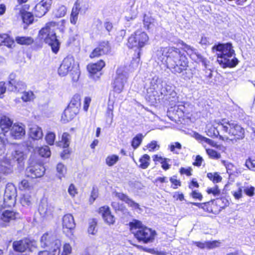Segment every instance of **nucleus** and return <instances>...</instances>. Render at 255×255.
<instances>
[{
	"label": "nucleus",
	"mask_w": 255,
	"mask_h": 255,
	"mask_svg": "<svg viewBox=\"0 0 255 255\" xmlns=\"http://www.w3.org/2000/svg\"><path fill=\"white\" fill-rule=\"evenodd\" d=\"M72 248L69 244H65L63 247L61 255H69L71 253Z\"/></svg>",
	"instance_id": "nucleus-60"
},
{
	"label": "nucleus",
	"mask_w": 255,
	"mask_h": 255,
	"mask_svg": "<svg viewBox=\"0 0 255 255\" xmlns=\"http://www.w3.org/2000/svg\"><path fill=\"white\" fill-rule=\"evenodd\" d=\"M111 49V46L109 41H102L99 43L97 48L93 50L90 55V57L91 58H95L107 54L110 52Z\"/></svg>",
	"instance_id": "nucleus-15"
},
{
	"label": "nucleus",
	"mask_w": 255,
	"mask_h": 255,
	"mask_svg": "<svg viewBox=\"0 0 255 255\" xmlns=\"http://www.w3.org/2000/svg\"><path fill=\"white\" fill-rule=\"evenodd\" d=\"M99 213L102 215L104 221L109 225H113L115 222V218L108 206H104L99 208Z\"/></svg>",
	"instance_id": "nucleus-20"
},
{
	"label": "nucleus",
	"mask_w": 255,
	"mask_h": 255,
	"mask_svg": "<svg viewBox=\"0 0 255 255\" xmlns=\"http://www.w3.org/2000/svg\"><path fill=\"white\" fill-rule=\"evenodd\" d=\"M119 157L116 155H111L108 156L106 159V164L109 166H112L115 165L119 160Z\"/></svg>",
	"instance_id": "nucleus-45"
},
{
	"label": "nucleus",
	"mask_w": 255,
	"mask_h": 255,
	"mask_svg": "<svg viewBox=\"0 0 255 255\" xmlns=\"http://www.w3.org/2000/svg\"><path fill=\"white\" fill-rule=\"evenodd\" d=\"M22 93L21 99L25 102H30L35 98L34 95L32 91H23Z\"/></svg>",
	"instance_id": "nucleus-41"
},
{
	"label": "nucleus",
	"mask_w": 255,
	"mask_h": 255,
	"mask_svg": "<svg viewBox=\"0 0 255 255\" xmlns=\"http://www.w3.org/2000/svg\"><path fill=\"white\" fill-rule=\"evenodd\" d=\"M115 196L118 198L120 200L124 201L127 203L129 207H131L133 209H138L141 210L138 204L135 203L132 199L129 198L127 195L123 193L116 192Z\"/></svg>",
	"instance_id": "nucleus-22"
},
{
	"label": "nucleus",
	"mask_w": 255,
	"mask_h": 255,
	"mask_svg": "<svg viewBox=\"0 0 255 255\" xmlns=\"http://www.w3.org/2000/svg\"><path fill=\"white\" fill-rule=\"evenodd\" d=\"M225 125V119L222 120L221 121H215L213 124H209L206 126V132L207 134L209 136L217 137L219 136L220 138L223 140H228V137L225 135L224 130L221 128V126Z\"/></svg>",
	"instance_id": "nucleus-10"
},
{
	"label": "nucleus",
	"mask_w": 255,
	"mask_h": 255,
	"mask_svg": "<svg viewBox=\"0 0 255 255\" xmlns=\"http://www.w3.org/2000/svg\"><path fill=\"white\" fill-rule=\"evenodd\" d=\"M12 122L9 118L6 116H2L0 121V127L2 131L4 132V135L7 133L12 126Z\"/></svg>",
	"instance_id": "nucleus-26"
},
{
	"label": "nucleus",
	"mask_w": 255,
	"mask_h": 255,
	"mask_svg": "<svg viewBox=\"0 0 255 255\" xmlns=\"http://www.w3.org/2000/svg\"><path fill=\"white\" fill-rule=\"evenodd\" d=\"M148 40L149 37L146 32L137 30L128 38L127 44L129 48L141 49L148 44Z\"/></svg>",
	"instance_id": "nucleus-8"
},
{
	"label": "nucleus",
	"mask_w": 255,
	"mask_h": 255,
	"mask_svg": "<svg viewBox=\"0 0 255 255\" xmlns=\"http://www.w3.org/2000/svg\"><path fill=\"white\" fill-rule=\"evenodd\" d=\"M25 84L20 81H16L15 84L8 86V90L12 92H22L26 88Z\"/></svg>",
	"instance_id": "nucleus-32"
},
{
	"label": "nucleus",
	"mask_w": 255,
	"mask_h": 255,
	"mask_svg": "<svg viewBox=\"0 0 255 255\" xmlns=\"http://www.w3.org/2000/svg\"><path fill=\"white\" fill-rule=\"evenodd\" d=\"M197 247L200 249H213L219 246L220 243L218 241H214L212 242H195L194 243Z\"/></svg>",
	"instance_id": "nucleus-27"
},
{
	"label": "nucleus",
	"mask_w": 255,
	"mask_h": 255,
	"mask_svg": "<svg viewBox=\"0 0 255 255\" xmlns=\"http://www.w3.org/2000/svg\"><path fill=\"white\" fill-rule=\"evenodd\" d=\"M66 10V7L64 5H61L54 11V15L56 17H63L65 15Z\"/></svg>",
	"instance_id": "nucleus-48"
},
{
	"label": "nucleus",
	"mask_w": 255,
	"mask_h": 255,
	"mask_svg": "<svg viewBox=\"0 0 255 255\" xmlns=\"http://www.w3.org/2000/svg\"><path fill=\"white\" fill-rule=\"evenodd\" d=\"M181 144L178 142H174L169 146L170 151L175 154L179 153V151L181 149Z\"/></svg>",
	"instance_id": "nucleus-51"
},
{
	"label": "nucleus",
	"mask_w": 255,
	"mask_h": 255,
	"mask_svg": "<svg viewBox=\"0 0 255 255\" xmlns=\"http://www.w3.org/2000/svg\"><path fill=\"white\" fill-rule=\"evenodd\" d=\"M40 246L42 248L51 250L54 253L58 250L59 254L61 242L60 240L56 239L52 233H46L41 238Z\"/></svg>",
	"instance_id": "nucleus-9"
},
{
	"label": "nucleus",
	"mask_w": 255,
	"mask_h": 255,
	"mask_svg": "<svg viewBox=\"0 0 255 255\" xmlns=\"http://www.w3.org/2000/svg\"><path fill=\"white\" fill-rule=\"evenodd\" d=\"M55 139V134L52 132H49L46 135L45 140L47 143L49 145H53Z\"/></svg>",
	"instance_id": "nucleus-53"
},
{
	"label": "nucleus",
	"mask_w": 255,
	"mask_h": 255,
	"mask_svg": "<svg viewBox=\"0 0 255 255\" xmlns=\"http://www.w3.org/2000/svg\"><path fill=\"white\" fill-rule=\"evenodd\" d=\"M147 147L149 150L151 151L158 149L159 146L157 144L156 141H152L148 144Z\"/></svg>",
	"instance_id": "nucleus-62"
},
{
	"label": "nucleus",
	"mask_w": 255,
	"mask_h": 255,
	"mask_svg": "<svg viewBox=\"0 0 255 255\" xmlns=\"http://www.w3.org/2000/svg\"><path fill=\"white\" fill-rule=\"evenodd\" d=\"M36 242L31 241L29 239H24L18 241H14L12 246L14 250L17 252H23L27 249L32 251V248L36 246Z\"/></svg>",
	"instance_id": "nucleus-12"
},
{
	"label": "nucleus",
	"mask_w": 255,
	"mask_h": 255,
	"mask_svg": "<svg viewBox=\"0 0 255 255\" xmlns=\"http://www.w3.org/2000/svg\"><path fill=\"white\" fill-rule=\"evenodd\" d=\"M16 189L14 185L11 183H8L5 187L3 196L4 207H11L15 203Z\"/></svg>",
	"instance_id": "nucleus-11"
},
{
	"label": "nucleus",
	"mask_w": 255,
	"mask_h": 255,
	"mask_svg": "<svg viewBox=\"0 0 255 255\" xmlns=\"http://www.w3.org/2000/svg\"><path fill=\"white\" fill-rule=\"evenodd\" d=\"M52 0H42L35 6L34 13L37 17H41L49 10Z\"/></svg>",
	"instance_id": "nucleus-16"
},
{
	"label": "nucleus",
	"mask_w": 255,
	"mask_h": 255,
	"mask_svg": "<svg viewBox=\"0 0 255 255\" xmlns=\"http://www.w3.org/2000/svg\"><path fill=\"white\" fill-rule=\"evenodd\" d=\"M128 78V74L126 67L124 66L119 67L116 70L115 76L112 83L114 92L118 94L121 93L124 90Z\"/></svg>",
	"instance_id": "nucleus-7"
},
{
	"label": "nucleus",
	"mask_w": 255,
	"mask_h": 255,
	"mask_svg": "<svg viewBox=\"0 0 255 255\" xmlns=\"http://www.w3.org/2000/svg\"><path fill=\"white\" fill-rule=\"evenodd\" d=\"M75 110L68 106L62 115L61 121L64 123H66L72 120L79 113L76 109Z\"/></svg>",
	"instance_id": "nucleus-23"
},
{
	"label": "nucleus",
	"mask_w": 255,
	"mask_h": 255,
	"mask_svg": "<svg viewBox=\"0 0 255 255\" xmlns=\"http://www.w3.org/2000/svg\"><path fill=\"white\" fill-rule=\"evenodd\" d=\"M45 169L43 165L36 164L34 165L28 167L25 171L27 176L32 178H36L42 177L44 173Z\"/></svg>",
	"instance_id": "nucleus-14"
},
{
	"label": "nucleus",
	"mask_w": 255,
	"mask_h": 255,
	"mask_svg": "<svg viewBox=\"0 0 255 255\" xmlns=\"http://www.w3.org/2000/svg\"><path fill=\"white\" fill-rule=\"evenodd\" d=\"M97 225V222L95 220H92L89 223V227L88 228V232L89 234L94 235L96 232V227Z\"/></svg>",
	"instance_id": "nucleus-55"
},
{
	"label": "nucleus",
	"mask_w": 255,
	"mask_h": 255,
	"mask_svg": "<svg viewBox=\"0 0 255 255\" xmlns=\"http://www.w3.org/2000/svg\"><path fill=\"white\" fill-rule=\"evenodd\" d=\"M105 66V63L102 60L97 63L89 64L87 66V69L91 77L95 80H98L102 75L101 71Z\"/></svg>",
	"instance_id": "nucleus-13"
},
{
	"label": "nucleus",
	"mask_w": 255,
	"mask_h": 255,
	"mask_svg": "<svg viewBox=\"0 0 255 255\" xmlns=\"http://www.w3.org/2000/svg\"><path fill=\"white\" fill-rule=\"evenodd\" d=\"M15 41L20 45H28L32 44L34 40L29 36H17L15 37Z\"/></svg>",
	"instance_id": "nucleus-36"
},
{
	"label": "nucleus",
	"mask_w": 255,
	"mask_h": 255,
	"mask_svg": "<svg viewBox=\"0 0 255 255\" xmlns=\"http://www.w3.org/2000/svg\"><path fill=\"white\" fill-rule=\"evenodd\" d=\"M40 214L45 218H50L53 216L54 207L51 204H48L46 201H41L39 206Z\"/></svg>",
	"instance_id": "nucleus-18"
},
{
	"label": "nucleus",
	"mask_w": 255,
	"mask_h": 255,
	"mask_svg": "<svg viewBox=\"0 0 255 255\" xmlns=\"http://www.w3.org/2000/svg\"><path fill=\"white\" fill-rule=\"evenodd\" d=\"M212 51L217 56V61L224 68L235 67L239 62L235 57V51L231 43L218 44L212 47Z\"/></svg>",
	"instance_id": "nucleus-2"
},
{
	"label": "nucleus",
	"mask_w": 255,
	"mask_h": 255,
	"mask_svg": "<svg viewBox=\"0 0 255 255\" xmlns=\"http://www.w3.org/2000/svg\"><path fill=\"white\" fill-rule=\"evenodd\" d=\"M158 81V78L156 76L153 77L151 80L150 82V87L146 89L147 94L148 95L149 97L154 96L155 93H156L155 90L157 87Z\"/></svg>",
	"instance_id": "nucleus-30"
},
{
	"label": "nucleus",
	"mask_w": 255,
	"mask_h": 255,
	"mask_svg": "<svg viewBox=\"0 0 255 255\" xmlns=\"http://www.w3.org/2000/svg\"><path fill=\"white\" fill-rule=\"evenodd\" d=\"M157 59L171 72H181L188 66V61L184 53L180 49L174 47H162L156 53Z\"/></svg>",
	"instance_id": "nucleus-1"
},
{
	"label": "nucleus",
	"mask_w": 255,
	"mask_h": 255,
	"mask_svg": "<svg viewBox=\"0 0 255 255\" xmlns=\"http://www.w3.org/2000/svg\"><path fill=\"white\" fill-rule=\"evenodd\" d=\"M150 159V156L146 154H144L139 159V167L142 169H146L149 165Z\"/></svg>",
	"instance_id": "nucleus-39"
},
{
	"label": "nucleus",
	"mask_w": 255,
	"mask_h": 255,
	"mask_svg": "<svg viewBox=\"0 0 255 255\" xmlns=\"http://www.w3.org/2000/svg\"><path fill=\"white\" fill-rule=\"evenodd\" d=\"M58 26L55 21H50L46 23L45 26L39 32V37L51 46L52 51L56 54L60 47V42L57 39L55 30Z\"/></svg>",
	"instance_id": "nucleus-3"
},
{
	"label": "nucleus",
	"mask_w": 255,
	"mask_h": 255,
	"mask_svg": "<svg viewBox=\"0 0 255 255\" xmlns=\"http://www.w3.org/2000/svg\"><path fill=\"white\" fill-rule=\"evenodd\" d=\"M29 135L35 140L41 139L43 136L42 129L37 126H32L29 129Z\"/></svg>",
	"instance_id": "nucleus-28"
},
{
	"label": "nucleus",
	"mask_w": 255,
	"mask_h": 255,
	"mask_svg": "<svg viewBox=\"0 0 255 255\" xmlns=\"http://www.w3.org/2000/svg\"><path fill=\"white\" fill-rule=\"evenodd\" d=\"M244 193L249 196H253L255 194V187L251 185H247L243 187Z\"/></svg>",
	"instance_id": "nucleus-52"
},
{
	"label": "nucleus",
	"mask_w": 255,
	"mask_h": 255,
	"mask_svg": "<svg viewBox=\"0 0 255 255\" xmlns=\"http://www.w3.org/2000/svg\"><path fill=\"white\" fill-rule=\"evenodd\" d=\"M17 214L13 211L5 210L0 217V225L5 227L8 225V223L14 220L17 218Z\"/></svg>",
	"instance_id": "nucleus-21"
},
{
	"label": "nucleus",
	"mask_w": 255,
	"mask_h": 255,
	"mask_svg": "<svg viewBox=\"0 0 255 255\" xmlns=\"http://www.w3.org/2000/svg\"><path fill=\"white\" fill-rule=\"evenodd\" d=\"M21 17L23 22L27 24L32 23L33 21V16L31 13L27 11L21 12Z\"/></svg>",
	"instance_id": "nucleus-38"
},
{
	"label": "nucleus",
	"mask_w": 255,
	"mask_h": 255,
	"mask_svg": "<svg viewBox=\"0 0 255 255\" xmlns=\"http://www.w3.org/2000/svg\"><path fill=\"white\" fill-rule=\"evenodd\" d=\"M70 135L69 133L64 132L62 136V140L59 145H63L64 148H67L70 144Z\"/></svg>",
	"instance_id": "nucleus-44"
},
{
	"label": "nucleus",
	"mask_w": 255,
	"mask_h": 255,
	"mask_svg": "<svg viewBox=\"0 0 255 255\" xmlns=\"http://www.w3.org/2000/svg\"><path fill=\"white\" fill-rule=\"evenodd\" d=\"M154 19L151 16L145 14L143 20L144 27L147 29H149L150 26L154 22Z\"/></svg>",
	"instance_id": "nucleus-49"
},
{
	"label": "nucleus",
	"mask_w": 255,
	"mask_h": 255,
	"mask_svg": "<svg viewBox=\"0 0 255 255\" xmlns=\"http://www.w3.org/2000/svg\"><path fill=\"white\" fill-rule=\"evenodd\" d=\"M12 155L13 158L17 161L18 163L22 162L24 158V154L19 149L15 150Z\"/></svg>",
	"instance_id": "nucleus-46"
},
{
	"label": "nucleus",
	"mask_w": 255,
	"mask_h": 255,
	"mask_svg": "<svg viewBox=\"0 0 255 255\" xmlns=\"http://www.w3.org/2000/svg\"><path fill=\"white\" fill-rule=\"evenodd\" d=\"M38 154L42 157H48L51 155L50 148L48 146H44L38 148Z\"/></svg>",
	"instance_id": "nucleus-43"
},
{
	"label": "nucleus",
	"mask_w": 255,
	"mask_h": 255,
	"mask_svg": "<svg viewBox=\"0 0 255 255\" xmlns=\"http://www.w3.org/2000/svg\"><path fill=\"white\" fill-rule=\"evenodd\" d=\"M224 164L226 168L227 173L231 175L232 174L234 170L236 169L235 166L231 163L224 161Z\"/></svg>",
	"instance_id": "nucleus-56"
},
{
	"label": "nucleus",
	"mask_w": 255,
	"mask_h": 255,
	"mask_svg": "<svg viewBox=\"0 0 255 255\" xmlns=\"http://www.w3.org/2000/svg\"><path fill=\"white\" fill-rule=\"evenodd\" d=\"M70 73L71 77L73 82H77L80 76V71L75 64L74 58L68 56L62 61L58 70L60 76H65Z\"/></svg>",
	"instance_id": "nucleus-5"
},
{
	"label": "nucleus",
	"mask_w": 255,
	"mask_h": 255,
	"mask_svg": "<svg viewBox=\"0 0 255 255\" xmlns=\"http://www.w3.org/2000/svg\"><path fill=\"white\" fill-rule=\"evenodd\" d=\"M32 186L26 180H23L19 185V188L20 190H30Z\"/></svg>",
	"instance_id": "nucleus-59"
},
{
	"label": "nucleus",
	"mask_w": 255,
	"mask_h": 255,
	"mask_svg": "<svg viewBox=\"0 0 255 255\" xmlns=\"http://www.w3.org/2000/svg\"><path fill=\"white\" fill-rule=\"evenodd\" d=\"M188 66H186V68L184 69H183L181 72H176V73H181V78L185 80H188L193 76V73L192 72L191 69H188Z\"/></svg>",
	"instance_id": "nucleus-40"
},
{
	"label": "nucleus",
	"mask_w": 255,
	"mask_h": 255,
	"mask_svg": "<svg viewBox=\"0 0 255 255\" xmlns=\"http://www.w3.org/2000/svg\"><path fill=\"white\" fill-rule=\"evenodd\" d=\"M14 44V41L7 34L0 35V45H5L11 47Z\"/></svg>",
	"instance_id": "nucleus-33"
},
{
	"label": "nucleus",
	"mask_w": 255,
	"mask_h": 255,
	"mask_svg": "<svg viewBox=\"0 0 255 255\" xmlns=\"http://www.w3.org/2000/svg\"><path fill=\"white\" fill-rule=\"evenodd\" d=\"M81 8L80 7L79 0H77L74 3V6L72 9V12L70 16V22L73 24H75L77 21L78 14L81 12Z\"/></svg>",
	"instance_id": "nucleus-25"
},
{
	"label": "nucleus",
	"mask_w": 255,
	"mask_h": 255,
	"mask_svg": "<svg viewBox=\"0 0 255 255\" xmlns=\"http://www.w3.org/2000/svg\"><path fill=\"white\" fill-rule=\"evenodd\" d=\"M11 136L15 139H20L25 134L24 126L22 124H13L9 130Z\"/></svg>",
	"instance_id": "nucleus-19"
},
{
	"label": "nucleus",
	"mask_w": 255,
	"mask_h": 255,
	"mask_svg": "<svg viewBox=\"0 0 255 255\" xmlns=\"http://www.w3.org/2000/svg\"><path fill=\"white\" fill-rule=\"evenodd\" d=\"M62 225L63 229L71 230L75 227V223L74 218L71 214L65 215L63 217Z\"/></svg>",
	"instance_id": "nucleus-24"
},
{
	"label": "nucleus",
	"mask_w": 255,
	"mask_h": 255,
	"mask_svg": "<svg viewBox=\"0 0 255 255\" xmlns=\"http://www.w3.org/2000/svg\"><path fill=\"white\" fill-rule=\"evenodd\" d=\"M207 192L208 194H212L215 197H218L220 194V190L217 185L212 188H208Z\"/></svg>",
	"instance_id": "nucleus-57"
},
{
	"label": "nucleus",
	"mask_w": 255,
	"mask_h": 255,
	"mask_svg": "<svg viewBox=\"0 0 255 255\" xmlns=\"http://www.w3.org/2000/svg\"><path fill=\"white\" fill-rule=\"evenodd\" d=\"M79 4L80 7H81V12H82L83 13H85L88 9V4L86 2L81 0H79Z\"/></svg>",
	"instance_id": "nucleus-63"
},
{
	"label": "nucleus",
	"mask_w": 255,
	"mask_h": 255,
	"mask_svg": "<svg viewBox=\"0 0 255 255\" xmlns=\"http://www.w3.org/2000/svg\"><path fill=\"white\" fill-rule=\"evenodd\" d=\"M186 105H187V104H185L183 102L178 103L177 105H176L173 108V112L179 118L182 117L184 113H188Z\"/></svg>",
	"instance_id": "nucleus-29"
},
{
	"label": "nucleus",
	"mask_w": 255,
	"mask_h": 255,
	"mask_svg": "<svg viewBox=\"0 0 255 255\" xmlns=\"http://www.w3.org/2000/svg\"><path fill=\"white\" fill-rule=\"evenodd\" d=\"M221 127L224 130V134H228L234 137L231 139L228 137V139L232 141L233 143H234V140L243 139L245 136L244 129L234 121L225 119V125Z\"/></svg>",
	"instance_id": "nucleus-6"
},
{
	"label": "nucleus",
	"mask_w": 255,
	"mask_h": 255,
	"mask_svg": "<svg viewBox=\"0 0 255 255\" xmlns=\"http://www.w3.org/2000/svg\"><path fill=\"white\" fill-rule=\"evenodd\" d=\"M68 107L73 109L75 110L76 109L77 111L79 112L81 107L80 96L78 94L74 95L71 100L70 104L68 105Z\"/></svg>",
	"instance_id": "nucleus-31"
},
{
	"label": "nucleus",
	"mask_w": 255,
	"mask_h": 255,
	"mask_svg": "<svg viewBox=\"0 0 255 255\" xmlns=\"http://www.w3.org/2000/svg\"><path fill=\"white\" fill-rule=\"evenodd\" d=\"M246 166L250 170L255 171V160L249 158L246 160Z\"/></svg>",
	"instance_id": "nucleus-58"
},
{
	"label": "nucleus",
	"mask_w": 255,
	"mask_h": 255,
	"mask_svg": "<svg viewBox=\"0 0 255 255\" xmlns=\"http://www.w3.org/2000/svg\"><path fill=\"white\" fill-rule=\"evenodd\" d=\"M68 192L69 195L74 197L78 193L77 190L73 184H71L69 186Z\"/></svg>",
	"instance_id": "nucleus-61"
},
{
	"label": "nucleus",
	"mask_w": 255,
	"mask_h": 255,
	"mask_svg": "<svg viewBox=\"0 0 255 255\" xmlns=\"http://www.w3.org/2000/svg\"><path fill=\"white\" fill-rule=\"evenodd\" d=\"M143 136L142 134H137L132 139L131 146L134 149L137 148L140 144Z\"/></svg>",
	"instance_id": "nucleus-42"
},
{
	"label": "nucleus",
	"mask_w": 255,
	"mask_h": 255,
	"mask_svg": "<svg viewBox=\"0 0 255 255\" xmlns=\"http://www.w3.org/2000/svg\"><path fill=\"white\" fill-rule=\"evenodd\" d=\"M184 49L191 59L195 61L202 62V64L206 67L208 65V60L199 54L196 49L186 44L184 46Z\"/></svg>",
	"instance_id": "nucleus-17"
},
{
	"label": "nucleus",
	"mask_w": 255,
	"mask_h": 255,
	"mask_svg": "<svg viewBox=\"0 0 255 255\" xmlns=\"http://www.w3.org/2000/svg\"><path fill=\"white\" fill-rule=\"evenodd\" d=\"M194 137L196 139L200 142L202 144L206 143L212 146H215L216 145V143L213 140L204 137L198 133H195Z\"/></svg>",
	"instance_id": "nucleus-34"
},
{
	"label": "nucleus",
	"mask_w": 255,
	"mask_h": 255,
	"mask_svg": "<svg viewBox=\"0 0 255 255\" xmlns=\"http://www.w3.org/2000/svg\"><path fill=\"white\" fill-rule=\"evenodd\" d=\"M131 232L139 241L144 243L151 242L155 236V232L143 225L137 220H133L129 223Z\"/></svg>",
	"instance_id": "nucleus-4"
},
{
	"label": "nucleus",
	"mask_w": 255,
	"mask_h": 255,
	"mask_svg": "<svg viewBox=\"0 0 255 255\" xmlns=\"http://www.w3.org/2000/svg\"><path fill=\"white\" fill-rule=\"evenodd\" d=\"M194 137L196 139L200 142L202 144L206 143L212 146H215L216 145V143L213 140L204 137L198 133H195Z\"/></svg>",
	"instance_id": "nucleus-35"
},
{
	"label": "nucleus",
	"mask_w": 255,
	"mask_h": 255,
	"mask_svg": "<svg viewBox=\"0 0 255 255\" xmlns=\"http://www.w3.org/2000/svg\"><path fill=\"white\" fill-rule=\"evenodd\" d=\"M56 170V175L59 179H61L62 178L65 177L67 172V168L64 164L61 163L57 164Z\"/></svg>",
	"instance_id": "nucleus-37"
},
{
	"label": "nucleus",
	"mask_w": 255,
	"mask_h": 255,
	"mask_svg": "<svg viewBox=\"0 0 255 255\" xmlns=\"http://www.w3.org/2000/svg\"><path fill=\"white\" fill-rule=\"evenodd\" d=\"M170 181L174 185L173 188L176 189L178 186H181V183L179 180L176 179L174 177H171L170 178Z\"/></svg>",
	"instance_id": "nucleus-64"
},
{
	"label": "nucleus",
	"mask_w": 255,
	"mask_h": 255,
	"mask_svg": "<svg viewBox=\"0 0 255 255\" xmlns=\"http://www.w3.org/2000/svg\"><path fill=\"white\" fill-rule=\"evenodd\" d=\"M206 152L209 157L213 159H219L221 157V155L216 150L212 149H207Z\"/></svg>",
	"instance_id": "nucleus-54"
},
{
	"label": "nucleus",
	"mask_w": 255,
	"mask_h": 255,
	"mask_svg": "<svg viewBox=\"0 0 255 255\" xmlns=\"http://www.w3.org/2000/svg\"><path fill=\"white\" fill-rule=\"evenodd\" d=\"M207 176L214 183H219L222 179V177L217 172L208 173Z\"/></svg>",
	"instance_id": "nucleus-47"
},
{
	"label": "nucleus",
	"mask_w": 255,
	"mask_h": 255,
	"mask_svg": "<svg viewBox=\"0 0 255 255\" xmlns=\"http://www.w3.org/2000/svg\"><path fill=\"white\" fill-rule=\"evenodd\" d=\"M20 202L23 206H29L31 204V196L28 194H23L20 198Z\"/></svg>",
	"instance_id": "nucleus-50"
}]
</instances>
